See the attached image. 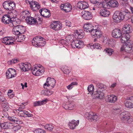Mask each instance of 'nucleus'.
<instances>
[{
    "mask_svg": "<svg viewBox=\"0 0 133 133\" xmlns=\"http://www.w3.org/2000/svg\"><path fill=\"white\" fill-rule=\"evenodd\" d=\"M12 32L13 34L17 35L20 34H23L25 32V28L22 25H18L14 27Z\"/></svg>",
    "mask_w": 133,
    "mask_h": 133,
    "instance_id": "423d86ee",
    "label": "nucleus"
},
{
    "mask_svg": "<svg viewBox=\"0 0 133 133\" xmlns=\"http://www.w3.org/2000/svg\"><path fill=\"white\" fill-rule=\"evenodd\" d=\"M114 112L115 114H119L120 112V110L119 109H114Z\"/></svg>",
    "mask_w": 133,
    "mask_h": 133,
    "instance_id": "680f3d73",
    "label": "nucleus"
},
{
    "mask_svg": "<svg viewBox=\"0 0 133 133\" xmlns=\"http://www.w3.org/2000/svg\"><path fill=\"white\" fill-rule=\"evenodd\" d=\"M9 3L8 2L6 1L3 4V6L4 8L6 10H9Z\"/></svg>",
    "mask_w": 133,
    "mask_h": 133,
    "instance_id": "a18cd8bd",
    "label": "nucleus"
},
{
    "mask_svg": "<svg viewBox=\"0 0 133 133\" xmlns=\"http://www.w3.org/2000/svg\"><path fill=\"white\" fill-rule=\"evenodd\" d=\"M31 70L33 74L36 76L42 75L44 71L43 66L40 65L37 66L32 69L31 68Z\"/></svg>",
    "mask_w": 133,
    "mask_h": 133,
    "instance_id": "39448f33",
    "label": "nucleus"
},
{
    "mask_svg": "<svg viewBox=\"0 0 133 133\" xmlns=\"http://www.w3.org/2000/svg\"><path fill=\"white\" fill-rule=\"evenodd\" d=\"M0 125L3 129H10L13 127L12 124L8 122L1 123Z\"/></svg>",
    "mask_w": 133,
    "mask_h": 133,
    "instance_id": "393cba45",
    "label": "nucleus"
},
{
    "mask_svg": "<svg viewBox=\"0 0 133 133\" xmlns=\"http://www.w3.org/2000/svg\"><path fill=\"white\" fill-rule=\"evenodd\" d=\"M78 83L77 82H74L71 83V84L69 85L67 87V89L69 90L71 89L75 85H77Z\"/></svg>",
    "mask_w": 133,
    "mask_h": 133,
    "instance_id": "a19ab883",
    "label": "nucleus"
},
{
    "mask_svg": "<svg viewBox=\"0 0 133 133\" xmlns=\"http://www.w3.org/2000/svg\"><path fill=\"white\" fill-rule=\"evenodd\" d=\"M22 105H20L19 108L18 110H16L17 111H22L23 109L24 108L25 106L24 104L22 103Z\"/></svg>",
    "mask_w": 133,
    "mask_h": 133,
    "instance_id": "5fc2aeb1",
    "label": "nucleus"
},
{
    "mask_svg": "<svg viewBox=\"0 0 133 133\" xmlns=\"http://www.w3.org/2000/svg\"><path fill=\"white\" fill-rule=\"evenodd\" d=\"M70 71V70H69L68 69H65V68L63 70V72L64 73L66 74H68Z\"/></svg>",
    "mask_w": 133,
    "mask_h": 133,
    "instance_id": "864d4df0",
    "label": "nucleus"
},
{
    "mask_svg": "<svg viewBox=\"0 0 133 133\" xmlns=\"http://www.w3.org/2000/svg\"><path fill=\"white\" fill-rule=\"evenodd\" d=\"M119 117L123 121H128L130 118V114L128 112L125 111L121 113L120 114Z\"/></svg>",
    "mask_w": 133,
    "mask_h": 133,
    "instance_id": "f8f14e48",
    "label": "nucleus"
},
{
    "mask_svg": "<svg viewBox=\"0 0 133 133\" xmlns=\"http://www.w3.org/2000/svg\"><path fill=\"white\" fill-rule=\"evenodd\" d=\"M45 128L49 131H52L54 128V127L51 124H47L44 127Z\"/></svg>",
    "mask_w": 133,
    "mask_h": 133,
    "instance_id": "37998d69",
    "label": "nucleus"
},
{
    "mask_svg": "<svg viewBox=\"0 0 133 133\" xmlns=\"http://www.w3.org/2000/svg\"><path fill=\"white\" fill-rule=\"evenodd\" d=\"M84 30L87 32H89L91 34V31L94 29V27L91 24H85L83 27Z\"/></svg>",
    "mask_w": 133,
    "mask_h": 133,
    "instance_id": "b1692460",
    "label": "nucleus"
},
{
    "mask_svg": "<svg viewBox=\"0 0 133 133\" xmlns=\"http://www.w3.org/2000/svg\"><path fill=\"white\" fill-rule=\"evenodd\" d=\"M101 30L98 29H93L91 32V35L94 38H99L102 35Z\"/></svg>",
    "mask_w": 133,
    "mask_h": 133,
    "instance_id": "4468645a",
    "label": "nucleus"
},
{
    "mask_svg": "<svg viewBox=\"0 0 133 133\" xmlns=\"http://www.w3.org/2000/svg\"><path fill=\"white\" fill-rule=\"evenodd\" d=\"M8 96L10 98H12L14 96V94H8Z\"/></svg>",
    "mask_w": 133,
    "mask_h": 133,
    "instance_id": "0e129e2a",
    "label": "nucleus"
},
{
    "mask_svg": "<svg viewBox=\"0 0 133 133\" xmlns=\"http://www.w3.org/2000/svg\"><path fill=\"white\" fill-rule=\"evenodd\" d=\"M106 87L102 84H99L97 86V91L93 93L94 87L93 85H90L88 88V90L91 94H93L92 97L93 99L98 98L102 99L104 98V95L103 92L106 89Z\"/></svg>",
    "mask_w": 133,
    "mask_h": 133,
    "instance_id": "f257e3e1",
    "label": "nucleus"
},
{
    "mask_svg": "<svg viewBox=\"0 0 133 133\" xmlns=\"http://www.w3.org/2000/svg\"><path fill=\"white\" fill-rule=\"evenodd\" d=\"M45 131L41 129H38L34 131V133H45Z\"/></svg>",
    "mask_w": 133,
    "mask_h": 133,
    "instance_id": "49530a36",
    "label": "nucleus"
},
{
    "mask_svg": "<svg viewBox=\"0 0 133 133\" xmlns=\"http://www.w3.org/2000/svg\"><path fill=\"white\" fill-rule=\"evenodd\" d=\"M46 96H49L51 95L53 93V92L52 91L49 90H46Z\"/></svg>",
    "mask_w": 133,
    "mask_h": 133,
    "instance_id": "6e6d98bb",
    "label": "nucleus"
},
{
    "mask_svg": "<svg viewBox=\"0 0 133 133\" xmlns=\"http://www.w3.org/2000/svg\"><path fill=\"white\" fill-rule=\"evenodd\" d=\"M107 98L108 102L110 103H114L117 100V97L114 95H108Z\"/></svg>",
    "mask_w": 133,
    "mask_h": 133,
    "instance_id": "7c9ffc66",
    "label": "nucleus"
},
{
    "mask_svg": "<svg viewBox=\"0 0 133 133\" xmlns=\"http://www.w3.org/2000/svg\"><path fill=\"white\" fill-rule=\"evenodd\" d=\"M98 5H100L99 7L101 6L102 7L105 8L109 9L110 8V6H109V3L102 2H99L98 3Z\"/></svg>",
    "mask_w": 133,
    "mask_h": 133,
    "instance_id": "c9c22d12",
    "label": "nucleus"
},
{
    "mask_svg": "<svg viewBox=\"0 0 133 133\" xmlns=\"http://www.w3.org/2000/svg\"><path fill=\"white\" fill-rule=\"evenodd\" d=\"M30 8L33 10H36L40 8V6L38 3L34 0L29 4Z\"/></svg>",
    "mask_w": 133,
    "mask_h": 133,
    "instance_id": "a878e982",
    "label": "nucleus"
},
{
    "mask_svg": "<svg viewBox=\"0 0 133 133\" xmlns=\"http://www.w3.org/2000/svg\"><path fill=\"white\" fill-rule=\"evenodd\" d=\"M127 101L125 103V107L129 108H133V96H131L127 98Z\"/></svg>",
    "mask_w": 133,
    "mask_h": 133,
    "instance_id": "dca6fc26",
    "label": "nucleus"
},
{
    "mask_svg": "<svg viewBox=\"0 0 133 133\" xmlns=\"http://www.w3.org/2000/svg\"><path fill=\"white\" fill-rule=\"evenodd\" d=\"M104 51L107 53L109 56H111L114 52L113 49L109 48H107L104 50Z\"/></svg>",
    "mask_w": 133,
    "mask_h": 133,
    "instance_id": "79ce46f5",
    "label": "nucleus"
},
{
    "mask_svg": "<svg viewBox=\"0 0 133 133\" xmlns=\"http://www.w3.org/2000/svg\"><path fill=\"white\" fill-rule=\"evenodd\" d=\"M28 13L29 12L28 11L23 12L22 14V16L24 17V18H26L27 17H29L28 16L29 14Z\"/></svg>",
    "mask_w": 133,
    "mask_h": 133,
    "instance_id": "de8ad7c7",
    "label": "nucleus"
},
{
    "mask_svg": "<svg viewBox=\"0 0 133 133\" xmlns=\"http://www.w3.org/2000/svg\"><path fill=\"white\" fill-rule=\"evenodd\" d=\"M110 12L106 9L101 10L100 11V15L104 17H107L110 14Z\"/></svg>",
    "mask_w": 133,
    "mask_h": 133,
    "instance_id": "473e14b6",
    "label": "nucleus"
},
{
    "mask_svg": "<svg viewBox=\"0 0 133 133\" xmlns=\"http://www.w3.org/2000/svg\"><path fill=\"white\" fill-rule=\"evenodd\" d=\"M120 41L122 43H128L129 41L130 36L128 34L124 33L121 36Z\"/></svg>",
    "mask_w": 133,
    "mask_h": 133,
    "instance_id": "9d476101",
    "label": "nucleus"
},
{
    "mask_svg": "<svg viewBox=\"0 0 133 133\" xmlns=\"http://www.w3.org/2000/svg\"><path fill=\"white\" fill-rule=\"evenodd\" d=\"M21 128V126L19 125H17L13 128V129L15 131H17L19 130Z\"/></svg>",
    "mask_w": 133,
    "mask_h": 133,
    "instance_id": "603ef678",
    "label": "nucleus"
},
{
    "mask_svg": "<svg viewBox=\"0 0 133 133\" xmlns=\"http://www.w3.org/2000/svg\"><path fill=\"white\" fill-rule=\"evenodd\" d=\"M24 114H25L28 117H31L33 115L31 114H30L29 112H28V111H24Z\"/></svg>",
    "mask_w": 133,
    "mask_h": 133,
    "instance_id": "4d7b16f0",
    "label": "nucleus"
},
{
    "mask_svg": "<svg viewBox=\"0 0 133 133\" xmlns=\"http://www.w3.org/2000/svg\"><path fill=\"white\" fill-rule=\"evenodd\" d=\"M122 31L124 34H129L131 32L132 28L130 25L129 24H126L123 26Z\"/></svg>",
    "mask_w": 133,
    "mask_h": 133,
    "instance_id": "f3484780",
    "label": "nucleus"
},
{
    "mask_svg": "<svg viewBox=\"0 0 133 133\" xmlns=\"http://www.w3.org/2000/svg\"><path fill=\"white\" fill-rule=\"evenodd\" d=\"M76 36V38L78 39H81L83 38L84 36V34L82 30H80L78 31H76L75 33Z\"/></svg>",
    "mask_w": 133,
    "mask_h": 133,
    "instance_id": "2f4dec72",
    "label": "nucleus"
},
{
    "mask_svg": "<svg viewBox=\"0 0 133 133\" xmlns=\"http://www.w3.org/2000/svg\"><path fill=\"white\" fill-rule=\"evenodd\" d=\"M109 6L110 7H116L118 5V3L116 0H111L108 2Z\"/></svg>",
    "mask_w": 133,
    "mask_h": 133,
    "instance_id": "72a5a7b5",
    "label": "nucleus"
},
{
    "mask_svg": "<svg viewBox=\"0 0 133 133\" xmlns=\"http://www.w3.org/2000/svg\"><path fill=\"white\" fill-rule=\"evenodd\" d=\"M120 12L119 11H116L112 17L113 19L114 22H118L122 20V18L120 16Z\"/></svg>",
    "mask_w": 133,
    "mask_h": 133,
    "instance_id": "aec40b11",
    "label": "nucleus"
},
{
    "mask_svg": "<svg viewBox=\"0 0 133 133\" xmlns=\"http://www.w3.org/2000/svg\"><path fill=\"white\" fill-rule=\"evenodd\" d=\"M1 101L2 102V103H7V102L6 101V100L5 99V98L3 97H1Z\"/></svg>",
    "mask_w": 133,
    "mask_h": 133,
    "instance_id": "13d9d810",
    "label": "nucleus"
},
{
    "mask_svg": "<svg viewBox=\"0 0 133 133\" xmlns=\"http://www.w3.org/2000/svg\"><path fill=\"white\" fill-rule=\"evenodd\" d=\"M19 67L21 70L26 71L28 70H31L30 65L25 64L24 63H21L19 65Z\"/></svg>",
    "mask_w": 133,
    "mask_h": 133,
    "instance_id": "bb28decb",
    "label": "nucleus"
},
{
    "mask_svg": "<svg viewBox=\"0 0 133 133\" xmlns=\"http://www.w3.org/2000/svg\"><path fill=\"white\" fill-rule=\"evenodd\" d=\"M91 2L93 4H96L98 5V3L99 2L97 1V0H90Z\"/></svg>",
    "mask_w": 133,
    "mask_h": 133,
    "instance_id": "e2e57ef3",
    "label": "nucleus"
},
{
    "mask_svg": "<svg viewBox=\"0 0 133 133\" xmlns=\"http://www.w3.org/2000/svg\"><path fill=\"white\" fill-rule=\"evenodd\" d=\"M6 75L8 78H12L16 75V70L14 69H9L6 73Z\"/></svg>",
    "mask_w": 133,
    "mask_h": 133,
    "instance_id": "4be33fe9",
    "label": "nucleus"
},
{
    "mask_svg": "<svg viewBox=\"0 0 133 133\" xmlns=\"http://www.w3.org/2000/svg\"><path fill=\"white\" fill-rule=\"evenodd\" d=\"M19 24V23H18L17 21H13L11 20L10 22H9V24L11 27H15L16 26H18Z\"/></svg>",
    "mask_w": 133,
    "mask_h": 133,
    "instance_id": "4c0bfd02",
    "label": "nucleus"
},
{
    "mask_svg": "<svg viewBox=\"0 0 133 133\" xmlns=\"http://www.w3.org/2000/svg\"><path fill=\"white\" fill-rule=\"evenodd\" d=\"M5 33V30L4 29L1 30L0 31V36H2L3 35V34Z\"/></svg>",
    "mask_w": 133,
    "mask_h": 133,
    "instance_id": "69168bd1",
    "label": "nucleus"
},
{
    "mask_svg": "<svg viewBox=\"0 0 133 133\" xmlns=\"http://www.w3.org/2000/svg\"><path fill=\"white\" fill-rule=\"evenodd\" d=\"M62 24L58 21H53L50 25L51 28L55 30H58L62 28Z\"/></svg>",
    "mask_w": 133,
    "mask_h": 133,
    "instance_id": "0eeeda50",
    "label": "nucleus"
},
{
    "mask_svg": "<svg viewBox=\"0 0 133 133\" xmlns=\"http://www.w3.org/2000/svg\"><path fill=\"white\" fill-rule=\"evenodd\" d=\"M55 84L56 81L54 78L48 77L46 82L44 84V88L47 89L51 90L54 88Z\"/></svg>",
    "mask_w": 133,
    "mask_h": 133,
    "instance_id": "7ed1b4c3",
    "label": "nucleus"
},
{
    "mask_svg": "<svg viewBox=\"0 0 133 133\" xmlns=\"http://www.w3.org/2000/svg\"><path fill=\"white\" fill-rule=\"evenodd\" d=\"M48 101L47 99L43 100L41 101H36L34 103V106L35 107L38 106L45 104Z\"/></svg>",
    "mask_w": 133,
    "mask_h": 133,
    "instance_id": "f704fd0d",
    "label": "nucleus"
},
{
    "mask_svg": "<svg viewBox=\"0 0 133 133\" xmlns=\"http://www.w3.org/2000/svg\"><path fill=\"white\" fill-rule=\"evenodd\" d=\"M2 106L4 110L8 111L9 110V106L8 104L7 103H2Z\"/></svg>",
    "mask_w": 133,
    "mask_h": 133,
    "instance_id": "ea45409f",
    "label": "nucleus"
},
{
    "mask_svg": "<svg viewBox=\"0 0 133 133\" xmlns=\"http://www.w3.org/2000/svg\"><path fill=\"white\" fill-rule=\"evenodd\" d=\"M77 6L80 9H84L88 8L89 5L87 2L81 1L77 3Z\"/></svg>",
    "mask_w": 133,
    "mask_h": 133,
    "instance_id": "412c9836",
    "label": "nucleus"
},
{
    "mask_svg": "<svg viewBox=\"0 0 133 133\" xmlns=\"http://www.w3.org/2000/svg\"><path fill=\"white\" fill-rule=\"evenodd\" d=\"M44 39L40 36H38L33 38L32 41L33 45L36 47L43 46L46 43Z\"/></svg>",
    "mask_w": 133,
    "mask_h": 133,
    "instance_id": "f03ea898",
    "label": "nucleus"
},
{
    "mask_svg": "<svg viewBox=\"0 0 133 133\" xmlns=\"http://www.w3.org/2000/svg\"><path fill=\"white\" fill-rule=\"evenodd\" d=\"M18 38L19 40V41L21 42V41L24 40L25 39V37L23 35H20L18 36Z\"/></svg>",
    "mask_w": 133,
    "mask_h": 133,
    "instance_id": "09e8293b",
    "label": "nucleus"
},
{
    "mask_svg": "<svg viewBox=\"0 0 133 133\" xmlns=\"http://www.w3.org/2000/svg\"><path fill=\"white\" fill-rule=\"evenodd\" d=\"M89 45L91 49H100L101 48L100 45L97 43H95L94 44L91 43Z\"/></svg>",
    "mask_w": 133,
    "mask_h": 133,
    "instance_id": "e433bc0d",
    "label": "nucleus"
},
{
    "mask_svg": "<svg viewBox=\"0 0 133 133\" xmlns=\"http://www.w3.org/2000/svg\"><path fill=\"white\" fill-rule=\"evenodd\" d=\"M133 46V43L132 41H129L128 43L122 45L121 48V50L127 53L131 52L133 51L132 49Z\"/></svg>",
    "mask_w": 133,
    "mask_h": 133,
    "instance_id": "20e7f679",
    "label": "nucleus"
},
{
    "mask_svg": "<svg viewBox=\"0 0 133 133\" xmlns=\"http://www.w3.org/2000/svg\"><path fill=\"white\" fill-rule=\"evenodd\" d=\"M82 17L85 20H90L92 18L91 13L88 11H83L82 12Z\"/></svg>",
    "mask_w": 133,
    "mask_h": 133,
    "instance_id": "5701e85b",
    "label": "nucleus"
},
{
    "mask_svg": "<svg viewBox=\"0 0 133 133\" xmlns=\"http://www.w3.org/2000/svg\"><path fill=\"white\" fill-rule=\"evenodd\" d=\"M71 45L72 47L75 46L78 48H81L83 47L84 43L83 42L79 40L76 39L73 41L71 43Z\"/></svg>",
    "mask_w": 133,
    "mask_h": 133,
    "instance_id": "6e6552de",
    "label": "nucleus"
},
{
    "mask_svg": "<svg viewBox=\"0 0 133 133\" xmlns=\"http://www.w3.org/2000/svg\"><path fill=\"white\" fill-rule=\"evenodd\" d=\"M32 18V17L29 16V17H27L26 18L25 20L29 24H30V22H31Z\"/></svg>",
    "mask_w": 133,
    "mask_h": 133,
    "instance_id": "8fccbe9b",
    "label": "nucleus"
},
{
    "mask_svg": "<svg viewBox=\"0 0 133 133\" xmlns=\"http://www.w3.org/2000/svg\"><path fill=\"white\" fill-rule=\"evenodd\" d=\"M121 35V31L119 29H115L113 30L112 32V36L115 38H120Z\"/></svg>",
    "mask_w": 133,
    "mask_h": 133,
    "instance_id": "6ab92c4d",
    "label": "nucleus"
},
{
    "mask_svg": "<svg viewBox=\"0 0 133 133\" xmlns=\"http://www.w3.org/2000/svg\"><path fill=\"white\" fill-rule=\"evenodd\" d=\"M120 16L122 20L125 19L126 20H127L131 18V16L130 13L127 10L121 12Z\"/></svg>",
    "mask_w": 133,
    "mask_h": 133,
    "instance_id": "9b49d317",
    "label": "nucleus"
},
{
    "mask_svg": "<svg viewBox=\"0 0 133 133\" xmlns=\"http://www.w3.org/2000/svg\"><path fill=\"white\" fill-rule=\"evenodd\" d=\"M8 119L10 121L17 124H22V122L21 120L15 116L9 117Z\"/></svg>",
    "mask_w": 133,
    "mask_h": 133,
    "instance_id": "c756f323",
    "label": "nucleus"
},
{
    "mask_svg": "<svg viewBox=\"0 0 133 133\" xmlns=\"http://www.w3.org/2000/svg\"><path fill=\"white\" fill-rule=\"evenodd\" d=\"M19 112H18V115L20 116H23V114L24 113V111H19Z\"/></svg>",
    "mask_w": 133,
    "mask_h": 133,
    "instance_id": "bf43d9fd",
    "label": "nucleus"
},
{
    "mask_svg": "<svg viewBox=\"0 0 133 133\" xmlns=\"http://www.w3.org/2000/svg\"><path fill=\"white\" fill-rule=\"evenodd\" d=\"M66 22V25L67 26H71V22L69 21L66 20L65 21Z\"/></svg>",
    "mask_w": 133,
    "mask_h": 133,
    "instance_id": "052dcab7",
    "label": "nucleus"
},
{
    "mask_svg": "<svg viewBox=\"0 0 133 133\" xmlns=\"http://www.w3.org/2000/svg\"><path fill=\"white\" fill-rule=\"evenodd\" d=\"M79 122V121L78 120L76 121L75 120H73L70 122L69 124V127L71 129H73L76 126H77Z\"/></svg>",
    "mask_w": 133,
    "mask_h": 133,
    "instance_id": "cd10ccee",
    "label": "nucleus"
},
{
    "mask_svg": "<svg viewBox=\"0 0 133 133\" xmlns=\"http://www.w3.org/2000/svg\"><path fill=\"white\" fill-rule=\"evenodd\" d=\"M74 107V104L73 103H70L69 104H66L65 107V109L68 110H72Z\"/></svg>",
    "mask_w": 133,
    "mask_h": 133,
    "instance_id": "58836bf2",
    "label": "nucleus"
},
{
    "mask_svg": "<svg viewBox=\"0 0 133 133\" xmlns=\"http://www.w3.org/2000/svg\"><path fill=\"white\" fill-rule=\"evenodd\" d=\"M60 7L62 10H64L66 12H70L72 9L71 5L68 3H66L64 4H62Z\"/></svg>",
    "mask_w": 133,
    "mask_h": 133,
    "instance_id": "ddd939ff",
    "label": "nucleus"
},
{
    "mask_svg": "<svg viewBox=\"0 0 133 133\" xmlns=\"http://www.w3.org/2000/svg\"><path fill=\"white\" fill-rule=\"evenodd\" d=\"M34 0H26V2L27 4H30V3L33 2Z\"/></svg>",
    "mask_w": 133,
    "mask_h": 133,
    "instance_id": "774afa93",
    "label": "nucleus"
},
{
    "mask_svg": "<svg viewBox=\"0 0 133 133\" xmlns=\"http://www.w3.org/2000/svg\"><path fill=\"white\" fill-rule=\"evenodd\" d=\"M9 10H11L14 9L15 8V4L12 2H9Z\"/></svg>",
    "mask_w": 133,
    "mask_h": 133,
    "instance_id": "c03bdc74",
    "label": "nucleus"
},
{
    "mask_svg": "<svg viewBox=\"0 0 133 133\" xmlns=\"http://www.w3.org/2000/svg\"><path fill=\"white\" fill-rule=\"evenodd\" d=\"M32 19L31 22H30V25L34 24L37 23L38 24L37 21L35 18L32 17Z\"/></svg>",
    "mask_w": 133,
    "mask_h": 133,
    "instance_id": "3c124183",
    "label": "nucleus"
},
{
    "mask_svg": "<svg viewBox=\"0 0 133 133\" xmlns=\"http://www.w3.org/2000/svg\"><path fill=\"white\" fill-rule=\"evenodd\" d=\"M88 114V119L91 121H96L99 119L98 116L95 113H93L92 112H90Z\"/></svg>",
    "mask_w": 133,
    "mask_h": 133,
    "instance_id": "2eb2a0df",
    "label": "nucleus"
},
{
    "mask_svg": "<svg viewBox=\"0 0 133 133\" xmlns=\"http://www.w3.org/2000/svg\"><path fill=\"white\" fill-rule=\"evenodd\" d=\"M46 90H42L41 92V93L42 94H43L45 95L46 96Z\"/></svg>",
    "mask_w": 133,
    "mask_h": 133,
    "instance_id": "338daca9",
    "label": "nucleus"
},
{
    "mask_svg": "<svg viewBox=\"0 0 133 133\" xmlns=\"http://www.w3.org/2000/svg\"><path fill=\"white\" fill-rule=\"evenodd\" d=\"M14 38L12 37H6L3 38L2 42L6 45H11L14 44Z\"/></svg>",
    "mask_w": 133,
    "mask_h": 133,
    "instance_id": "1a4fd4ad",
    "label": "nucleus"
},
{
    "mask_svg": "<svg viewBox=\"0 0 133 133\" xmlns=\"http://www.w3.org/2000/svg\"><path fill=\"white\" fill-rule=\"evenodd\" d=\"M39 11L42 16L46 18H48L50 16V11L47 9H42L40 10Z\"/></svg>",
    "mask_w": 133,
    "mask_h": 133,
    "instance_id": "a211bd4d",
    "label": "nucleus"
},
{
    "mask_svg": "<svg viewBox=\"0 0 133 133\" xmlns=\"http://www.w3.org/2000/svg\"><path fill=\"white\" fill-rule=\"evenodd\" d=\"M11 19L8 15H5L3 17L2 21V22L5 24H9Z\"/></svg>",
    "mask_w": 133,
    "mask_h": 133,
    "instance_id": "c85d7f7f",
    "label": "nucleus"
}]
</instances>
